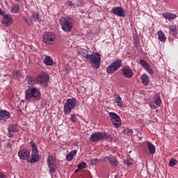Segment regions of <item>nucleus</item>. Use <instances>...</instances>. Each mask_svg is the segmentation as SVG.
<instances>
[{
	"label": "nucleus",
	"mask_w": 178,
	"mask_h": 178,
	"mask_svg": "<svg viewBox=\"0 0 178 178\" xmlns=\"http://www.w3.org/2000/svg\"><path fill=\"white\" fill-rule=\"evenodd\" d=\"M25 99L30 101V99H35V101H39L41 99V92L38 88L34 86H29L25 90Z\"/></svg>",
	"instance_id": "1"
},
{
	"label": "nucleus",
	"mask_w": 178,
	"mask_h": 178,
	"mask_svg": "<svg viewBox=\"0 0 178 178\" xmlns=\"http://www.w3.org/2000/svg\"><path fill=\"white\" fill-rule=\"evenodd\" d=\"M73 23H74L73 18L70 17H62L60 19L61 29L65 33H70L72 31L73 29Z\"/></svg>",
	"instance_id": "2"
},
{
	"label": "nucleus",
	"mask_w": 178,
	"mask_h": 178,
	"mask_svg": "<svg viewBox=\"0 0 178 178\" xmlns=\"http://www.w3.org/2000/svg\"><path fill=\"white\" fill-rule=\"evenodd\" d=\"M86 60H88L94 69H99V66H101V54L98 52L90 54L87 56Z\"/></svg>",
	"instance_id": "3"
},
{
	"label": "nucleus",
	"mask_w": 178,
	"mask_h": 178,
	"mask_svg": "<svg viewBox=\"0 0 178 178\" xmlns=\"http://www.w3.org/2000/svg\"><path fill=\"white\" fill-rule=\"evenodd\" d=\"M32 152L31 154V159L28 160L27 162L29 163H37L40 161V152H38V147L33 140L30 142Z\"/></svg>",
	"instance_id": "4"
},
{
	"label": "nucleus",
	"mask_w": 178,
	"mask_h": 178,
	"mask_svg": "<svg viewBox=\"0 0 178 178\" xmlns=\"http://www.w3.org/2000/svg\"><path fill=\"white\" fill-rule=\"evenodd\" d=\"M111 138V135L106 132L97 131L90 135L89 138L91 143H97V141H102V140H108Z\"/></svg>",
	"instance_id": "5"
},
{
	"label": "nucleus",
	"mask_w": 178,
	"mask_h": 178,
	"mask_svg": "<svg viewBox=\"0 0 178 178\" xmlns=\"http://www.w3.org/2000/svg\"><path fill=\"white\" fill-rule=\"evenodd\" d=\"M76 104L77 99L74 98L67 99L63 107L64 115H70V113H72V110L76 108Z\"/></svg>",
	"instance_id": "6"
},
{
	"label": "nucleus",
	"mask_w": 178,
	"mask_h": 178,
	"mask_svg": "<svg viewBox=\"0 0 178 178\" xmlns=\"http://www.w3.org/2000/svg\"><path fill=\"white\" fill-rule=\"evenodd\" d=\"M120 67H122V60L116 59L107 67L106 70V72L108 73V74H112L115 73V72H117V70H119Z\"/></svg>",
	"instance_id": "7"
},
{
	"label": "nucleus",
	"mask_w": 178,
	"mask_h": 178,
	"mask_svg": "<svg viewBox=\"0 0 178 178\" xmlns=\"http://www.w3.org/2000/svg\"><path fill=\"white\" fill-rule=\"evenodd\" d=\"M42 38L44 44H52L56 38V35L52 32H45L42 35Z\"/></svg>",
	"instance_id": "8"
},
{
	"label": "nucleus",
	"mask_w": 178,
	"mask_h": 178,
	"mask_svg": "<svg viewBox=\"0 0 178 178\" xmlns=\"http://www.w3.org/2000/svg\"><path fill=\"white\" fill-rule=\"evenodd\" d=\"M108 115L111 118V122L115 127H120V126H122V120L120 119V116L113 112H110Z\"/></svg>",
	"instance_id": "9"
},
{
	"label": "nucleus",
	"mask_w": 178,
	"mask_h": 178,
	"mask_svg": "<svg viewBox=\"0 0 178 178\" xmlns=\"http://www.w3.org/2000/svg\"><path fill=\"white\" fill-rule=\"evenodd\" d=\"M49 80V76L45 72H42L38 76V81L42 87H47L48 86V81Z\"/></svg>",
	"instance_id": "10"
},
{
	"label": "nucleus",
	"mask_w": 178,
	"mask_h": 178,
	"mask_svg": "<svg viewBox=\"0 0 178 178\" xmlns=\"http://www.w3.org/2000/svg\"><path fill=\"white\" fill-rule=\"evenodd\" d=\"M122 76L124 77H126V79H131L133 76H134V72H133V70L129 66H125L122 68L121 70Z\"/></svg>",
	"instance_id": "11"
},
{
	"label": "nucleus",
	"mask_w": 178,
	"mask_h": 178,
	"mask_svg": "<svg viewBox=\"0 0 178 178\" xmlns=\"http://www.w3.org/2000/svg\"><path fill=\"white\" fill-rule=\"evenodd\" d=\"M111 13H113V15H115V16H118L119 17H124L126 16L124 15L125 11L123 8L120 6L114 7L111 10Z\"/></svg>",
	"instance_id": "12"
},
{
	"label": "nucleus",
	"mask_w": 178,
	"mask_h": 178,
	"mask_svg": "<svg viewBox=\"0 0 178 178\" xmlns=\"http://www.w3.org/2000/svg\"><path fill=\"white\" fill-rule=\"evenodd\" d=\"M18 156L20 158V159L29 161L30 158V151L27 150L26 149H20L18 152Z\"/></svg>",
	"instance_id": "13"
},
{
	"label": "nucleus",
	"mask_w": 178,
	"mask_h": 178,
	"mask_svg": "<svg viewBox=\"0 0 178 178\" xmlns=\"http://www.w3.org/2000/svg\"><path fill=\"white\" fill-rule=\"evenodd\" d=\"M10 118V112L6 110L0 111V123L6 122V120Z\"/></svg>",
	"instance_id": "14"
},
{
	"label": "nucleus",
	"mask_w": 178,
	"mask_h": 178,
	"mask_svg": "<svg viewBox=\"0 0 178 178\" xmlns=\"http://www.w3.org/2000/svg\"><path fill=\"white\" fill-rule=\"evenodd\" d=\"M106 161H108L109 163H111V166L116 168L118 166V160L116 157L113 155H109L108 156L105 157Z\"/></svg>",
	"instance_id": "15"
},
{
	"label": "nucleus",
	"mask_w": 178,
	"mask_h": 178,
	"mask_svg": "<svg viewBox=\"0 0 178 178\" xmlns=\"http://www.w3.org/2000/svg\"><path fill=\"white\" fill-rule=\"evenodd\" d=\"M13 21V20L12 19V17L9 16V15H3L2 23L4 24V26L8 27L12 24Z\"/></svg>",
	"instance_id": "16"
},
{
	"label": "nucleus",
	"mask_w": 178,
	"mask_h": 178,
	"mask_svg": "<svg viewBox=\"0 0 178 178\" xmlns=\"http://www.w3.org/2000/svg\"><path fill=\"white\" fill-rule=\"evenodd\" d=\"M115 104H117V106H120V108L123 107V101L122 100V97L120 95L115 94L113 96Z\"/></svg>",
	"instance_id": "17"
},
{
	"label": "nucleus",
	"mask_w": 178,
	"mask_h": 178,
	"mask_svg": "<svg viewBox=\"0 0 178 178\" xmlns=\"http://www.w3.org/2000/svg\"><path fill=\"white\" fill-rule=\"evenodd\" d=\"M162 16L164 17V19H168V20H174V19L177 17L176 14L172 13H163Z\"/></svg>",
	"instance_id": "18"
},
{
	"label": "nucleus",
	"mask_w": 178,
	"mask_h": 178,
	"mask_svg": "<svg viewBox=\"0 0 178 178\" xmlns=\"http://www.w3.org/2000/svg\"><path fill=\"white\" fill-rule=\"evenodd\" d=\"M140 79L141 80L142 84H143V86H148V84H149V76H148V74H142L140 77Z\"/></svg>",
	"instance_id": "19"
},
{
	"label": "nucleus",
	"mask_w": 178,
	"mask_h": 178,
	"mask_svg": "<svg viewBox=\"0 0 178 178\" xmlns=\"http://www.w3.org/2000/svg\"><path fill=\"white\" fill-rule=\"evenodd\" d=\"M26 81L29 86H34L35 84L36 79L31 75H26Z\"/></svg>",
	"instance_id": "20"
},
{
	"label": "nucleus",
	"mask_w": 178,
	"mask_h": 178,
	"mask_svg": "<svg viewBox=\"0 0 178 178\" xmlns=\"http://www.w3.org/2000/svg\"><path fill=\"white\" fill-rule=\"evenodd\" d=\"M78 54H79L80 55H82V56H83V58H86V60H87V56H90V54H88V50H86L83 48L78 49Z\"/></svg>",
	"instance_id": "21"
},
{
	"label": "nucleus",
	"mask_w": 178,
	"mask_h": 178,
	"mask_svg": "<svg viewBox=\"0 0 178 178\" xmlns=\"http://www.w3.org/2000/svg\"><path fill=\"white\" fill-rule=\"evenodd\" d=\"M8 131H12L13 133H17L19 129L17 128V124H10L8 125Z\"/></svg>",
	"instance_id": "22"
},
{
	"label": "nucleus",
	"mask_w": 178,
	"mask_h": 178,
	"mask_svg": "<svg viewBox=\"0 0 178 178\" xmlns=\"http://www.w3.org/2000/svg\"><path fill=\"white\" fill-rule=\"evenodd\" d=\"M77 154V150H72L66 156V160L68 161V162H71V161H73V158H74V155Z\"/></svg>",
	"instance_id": "23"
},
{
	"label": "nucleus",
	"mask_w": 178,
	"mask_h": 178,
	"mask_svg": "<svg viewBox=\"0 0 178 178\" xmlns=\"http://www.w3.org/2000/svg\"><path fill=\"white\" fill-rule=\"evenodd\" d=\"M158 39L161 42H165L166 41V36L165 35V33L162 31H159L157 32Z\"/></svg>",
	"instance_id": "24"
},
{
	"label": "nucleus",
	"mask_w": 178,
	"mask_h": 178,
	"mask_svg": "<svg viewBox=\"0 0 178 178\" xmlns=\"http://www.w3.org/2000/svg\"><path fill=\"white\" fill-rule=\"evenodd\" d=\"M44 63L46 66H52L54 65V60L51 58V56H46Z\"/></svg>",
	"instance_id": "25"
},
{
	"label": "nucleus",
	"mask_w": 178,
	"mask_h": 178,
	"mask_svg": "<svg viewBox=\"0 0 178 178\" xmlns=\"http://www.w3.org/2000/svg\"><path fill=\"white\" fill-rule=\"evenodd\" d=\"M147 148L149 149V152L152 154L154 155L155 154V145H154L151 142H147Z\"/></svg>",
	"instance_id": "26"
},
{
	"label": "nucleus",
	"mask_w": 178,
	"mask_h": 178,
	"mask_svg": "<svg viewBox=\"0 0 178 178\" xmlns=\"http://www.w3.org/2000/svg\"><path fill=\"white\" fill-rule=\"evenodd\" d=\"M10 10L12 13H19L20 10V6H19V4H14L12 6Z\"/></svg>",
	"instance_id": "27"
},
{
	"label": "nucleus",
	"mask_w": 178,
	"mask_h": 178,
	"mask_svg": "<svg viewBox=\"0 0 178 178\" xmlns=\"http://www.w3.org/2000/svg\"><path fill=\"white\" fill-rule=\"evenodd\" d=\"M168 29L170 31L172 32V34H174V35H177V27H176V25L175 24L168 25Z\"/></svg>",
	"instance_id": "28"
},
{
	"label": "nucleus",
	"mask_w": 178,
	"mask_h": 178,
	"mask_svg": "<svg viewBox=\"0 0 178 178\" xmlns=\"http://www.w3.org/2000/svg\"><path fill=\"white\" fill-rule=\"evenodd\" d=\"M48 168L51 173H55V172H56V164L55 163L51 164H48Z\"/></svg>",
	"instance_id": "29"
},
{
	"label": "nucleus",
	"mask_w": 178,
	"mask_h": 178,
	"mask_svg": "<svg viewBox=\"0 0 178 178\" xmlns=\"http://www.w3.org/2000/svg\"><path fill=\"white\" fill-rule=\"evenodd\" d=\"M13 76L15 79H19L22 77V74H20V71L19 70H15L13 71Z\"/></svg>",
	"instance_id": "30"
},
{
	"label": "nucleus",
	"mask_w": 178,
	"mask_h": 178,
	"mask_svg": "<svg viewBox=\"0 0 178 178\" xmlns=\"http://www.w3.org/2000/svg\"><path fill=\"white\" fill-rule=\"evenodd\" d=\"M153 102H154V104H155V105H156V106H161V104H162V99H161V97L159 96H158L156 97L155 101Z\"/></svg>",
	"instance_id": "31"
},
{
	"label": "nucleus",
	"mask_w": 178,
	"mask_h": 178,
	"mask_svg": "<svg viewBox=\"0 0 178 178\" xmlns=\"http://www.w3.org/2000/svg\"><path fill=\"white\" fill-rule=\"evenodd\" d=\"M139 63L141 65V66H143V67H144V69H147V67L149 66V65H148V63H147V61H145V60H140Z\"/></svg>",
	"instance_id": "32"
},
{
	"label": "nucleus",
	"mask_w": 178,
	"mask_h": 178,
	"mask_svg": "<svg viewBox=\"0 0 178 178\" xmlns=\"http://www.w3.org/2000/svg\"><path fill=\"white\" fill-rule=\"evenodd\" d=\"M52 163H55V159L54 158V156L51 155L47 158V165Z\"/></svg>",
	"instance_id": "33"
},
{
	"label": "nucleus",
	"mask_w": 178,
	"mask_h": 178,
	"mask_svg": "<svg viewBox=\"0 0 178 178\" xmlns=\"http://www.w3.org/2000/svg\"><path fill=\"white\" fill-rule=\"evenodd\" d=\"M176 165H177V160L171 159L169 161V166L173 168V166H176Z\"/></svg>",
	"instance_id": "34"
},
{
	"label": "nucleus",
	"mask_w": 178,
	"mask_h": 178,
	"mask_svg": "<svg viewBox=\"0 0 178 178\" xmlns=\"http://www.w3.org/2000/svg\"><path fill=\"white\" fill-rule=\"evenodd\" d=\"M77 168L80 170H81V169H86V168H87V163L86 162H81L80 164L77 165Z\"/></svg>",
	"instance_id": "35"
},
{
	"label": "nucleus",
	"mask_w": 178,
	"mask_h": 178,
	"mask_svg": "<svg viewBox=\"0 0 178 178\" xmlns=\"http://www.w3.org/2000/svg\"><path fill=\"white\" fill-rule=\"evenodd\" d=\"M32 17L35 22H38V20H40V13L38 12L33 13Z\"/></svg>",
	"instance_id": "36"
},
{
	"label": "nucleus",
	"mask_w": 178,
	"mask_h": 178,
	"mask_svg": "<svg viewBox=\"0 0 178 178\" xmlns=\"http://www.w3.org/2000/svg\"><path fill=\"white\" fill-rule=\"evenodd\" d=\"M145 69L147 71V73H149V74H154V70H152V68H151L149 65L148 66V67H146Z\"/></svg>",
	"instance_id": "37"
},
{
	"label": "nucleus",
	"mask_w": 178,
	"mask_h": 178,
	"mask_svg": "<svg viewBox=\"0 0 178 178\" xmlns=\"http://www.w3.org/2000/svg\"><path fill=\"white\" fill-rule=\"evenodd\" d=\"M149 106L151 109H156L158 106H156V104H155L154 102H151L149 104Z\"/></svg>",
	"instance_id": "38"
},
{
	"label": "nucleus",
	"mask_w": 178,
	"mask_h": 178,
	"mask_svg": "<svg viewBox=\"0 0 178 178\" xmlns=\"http://www.w3.org/2000/svg\"><path fill=\"white\" fill-rule=\"evenodd\" d=\"M76 117L74 114H72L70 120H72L73 123L76 122Z\"/></svg>",
	"instance_id": "39"
},
{
	"label": "nucleus",
	"mask_w": 178,
	"mask_h": 178,
	"mask_svg": "<svg viewBox=\"0 0 178 178\" xmlns=\"http://www.w3.org/2000/svg\"><path fill=\"white\" fill-rule=\"evenodd\" d=\"M7 134H8V137H9V138H13V134H12V131H8Z\"/></svg>",
	"instance_id": "40"
},
{
	"label": "nucleus",
	"mask_w": 178,
	"mask_h": 178,
	"mask_svg": "<svg viewBox=\"0 0 178 178\" xmlns=\"http://www.w3.org/2000/svg\"><path fill=\"white\" fill-rule=\"evenodd\" d=\"M125 164L127 166H131V163L129 160L125 161Z\"/></svg>",
	"instance_id": "41"
},
{
	"label": "nucleus",
	"mask_w": 178,
	"mask_h": 178,
	"mask_svg": "<svg viewBox=\"0 0 178 178\" xmlns=\"http://www.w3.org/2000/svg\"><path fill=\"white\" fill-rule=\"evenodd\" d=\"M67 4L69 6H74V4H73V1H68Z\"/></svg>",
	"instance_id": "42"
},
{
	"label": "nucleus",
	"mask_w": 178,
	"mask_h": 178,
	"mask_svg": "<svg viewBox=\"0 0 178 178\" xmlns=\"http://www.w3.org/2000/svg\"><path fill=\"white\" fill-rule=\"evenodd\" d=\"M0 16H5V13L2 11V9L0 8Z\"/></svg>",
	"instance_id": "43"
},
{
	"label": "nucleus",
	"mask_w": 178,
	"mask_h": 178,
	"mask_svg": "<svg viewBox=\"0 0 178 178\" xmlns=\"http://www.w3.org/2000/svg\"><path fill=\"white\" fill-rule=\"evenodd\" d=\"M6 147H7V148L11 149L12 148V145L10 144V143H6Z\"/></svg>",
	"instance_id": "44"
},
{
	"label": "nucleus",
	"mask_w": 178,
	"mask_h": 178,
	"mask_svg": "<svg viewBox=\"0 0 178 178\" xmlns=\"http://www.w3.org/2000/svg\"><path fill=\"white\" fill-rule=\"evenodd\" d=\"M24 22H26V23H27V24H30V21L29 20V19L27 18H24Z\"/></svg>",
	"instance_id": "45"
},
{
	"label": "nucleus",
	"mask_w": 178,
	"mask_h": 178,
	"mask_svg": "<svg viewBox=\"0 0 178 178\" xmlns=\"http://www.w3.org/2000/svg\"><path fill=\"white\" fill-rule=\"evenodd\" d=\"M0 178H6V176H5L2 172H0Z\"/></svg>",
	"instance_id": "46"
},
{
	"label": "nucleus",
	"mask_w": 178,
	"mask_h": 178,
	"mask_svg": "<svg viewBox=\"0 0 178 178\" xmlns=\"http://www.w3.org/2000/svg\"><path fill=\"white\" fill-rule=\"evenodd\" d=\"M79 170H79V168L75 170L74 173H78Z\"/></svg>",
	"instance_id": "47"
},
{
	"label": "nucleus",
	"mask_w": 178,
	"mask_h": 178,
	"mask_svg": "<svg viewBox=\"0 0 178 178\" xmlns=\"http://www.w3.org/2000/svg\"><path fill=\"white\" fill-rule=\"evenodd\" d=\"M14 1H16V2H18V1H19V0H14Z\"/></svg>",
	"instance_id": "48"
}]
</instances>
